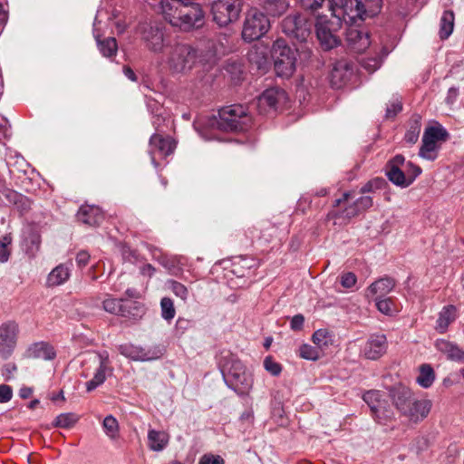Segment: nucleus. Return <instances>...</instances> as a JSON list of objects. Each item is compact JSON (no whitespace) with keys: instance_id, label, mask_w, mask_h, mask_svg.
<instances>
[{"instance_id":"1","label":"nucleus","mask_w":464,"mask_h":464,"mask_svg":"<svg viewBox=\"0 0 464 464\" xmlns=\"http://www.w3.org/2000/svg\"><path fill=\"white\" fill-rule=\"evenodd\" d=\"M208 51L198 50L185 43L176 44L171 47L168 55L169 69L177 73H187L193 69L197 63L211 64L216 61L214 42L208 41Z\"/></svg>"},{"instance_id":"2","label":"nucleus","mask_w":464,"mask_h":464,"mask_svg":"<svg viewBox=\"0 0 464 464\" xmlns=\"http://www.w3.org/2000/svg\"><path fill=\"white\" fill-rule=\"evenodd\" d=\"M251 123V117L240 104H233L219 110L218 119L212 125L225 131H244Z\"/></svg>"},{"instance_id":"3","label":"nucleus","mask_w":464,"mask_h":464,"mask_svg":"<svg viewBox=\"0 0 464 464\" xmlns=\"http://www.w3.org/2000/svg\"><path fill=\"white\" fill-rule=\"evenodd\" d=\"M136 32L144 48L154 54L162 53L169 45L165 27L157 22L140 23Z\"/></svg>"},{"instance_id":"4","label":"nucleus","mask_w":464,"mask_h":464,"mask_svg":"<svg viewBox=\"0 0 464 464\" xmlns=\"http://www.w3.org/2000/svg\"><path fill=\"white\" fill-rule=\"evenodd\" d=\"M271 53L276 74L290 77L295 71L297 50L287 45L285 40L278 39L273 44Z\"/></svg>"},{"instance_id":"5","label":"nucleus","mask_w":464,"mask_h":464,"mask_svg":"<svg viewBox=\"0 0 464 464\" xmlns=\"http://www.w3.org/2000/svg\"><path fill=\"white\" fill-rule=\"evenodd\" d=\"M315 33L323 48L330 50L340 44L337 32L342 26V18L335 14L331 16L318 15L315 22Z\"/></svg>"},{"instance_id":"6","label":"nucleus","mask_w":464,"mask_h":464,"mask_svg":"<svg viewBox=\"0 0 464 464\" xmlns=\"http://www.w3.org/2000/svg\"><path fill=\"white\" fill-rule=\"evenodd\" d=\"M227 386L238 395L246 394L253 386V378L250 372H246L242 362L232 361L228 370L222 372Z\"/></svg>"},{"instance_id":"7","label":"nucleus","mask_w":464,"mask_h":464,"mask_svg":"<svg viewBox=\"0 0 464 464\" xmlns=\"http://www.w3.org/2000/svg\"><path fill=\"white\" fill-rule=\"evenodd\" d=\"M270 28L268 18L258 9L251 8L246 14L242 38L246 42H253L261 38Z\"/></svg>"},{"instance_id":"8","label":"nucleus","mask_w":464,"mask_h":464,"mask_svg":"<svg viewBox=\"0 0 464 464\" xmlns=\"http://www.w3.org/2000/svg\"><path fill=\"white\" fill-rule=\"evenodd\" d=\"M312 25V20L304 14L287 15L281 23L283 33L300 43L305 42L310 36Z\"/></svg>"},{"instance_id":"9","label":"nucleus","mask_w":464,"mask_h":464,"mask_svg":"<svg viewBox=\"0 0 464 464\" xmlns=\"http://www.w3.org/2000/svg\"><path fill=\"white\" fill-rule=\"evenodd\" d=\"M241 9V0H216L211 5L213 21L221 27L227 26L238 19Z\"/></svg>"},{"instance_id":"10","label":"nucleus","mask_w":464,"mask_h":464,"mask_svg":"<svg viewBox=\"0 0 464 464\" xmlns=\"http://www.w3.org/2000/svg\"><path fill=\"white\" fill-rule=\"evenodd\" d=\"M20 329L14 320H8L0 324V357L9 359L17 345Z\"/></svg>"},{"instance_id":"11","label":"nucleus","mask_w":464,"mask_h":464,"mask_svg":"<svg viewBox=\"0 0 464 464\" xmlns=\"http://www.w3.org/2000/svg\"><path fill=\"white\" fill-rule=\"evenodd\" d=\"M204 12L198 4H183L174 27H179L185 32L199 28L204 24Z\"/></svg>"},{"instance_id":"12","label":"nucleus","mask_w":464,"mask_h":464,"mask_svg":"<svg viewBox=\"0 0 464 464\" xmlns=\"http://www.w3.org/2000/svg\"><path fill=\"white\" fill-rule=\"evenodd\" d=\"M120 353L133 361H152L161 357L162 350L159 346L141 347L131 343L121 344L118 348Z\"/></svg>"},{"instance_id":"13","label":"nucleus","mask_w":464,"mask_h":464,"mask_svg":"<svg viewBox=\"0 0 464 464\" xmlns=\"http://www.w3.org/2000/svg\"><path fill=\"white\" fill-rule=\"evenodd\" d=\"M95 357L98 360L99 365L93 374V377L86 382V390L89 392L103 384L106 381L107 375L110 376L113 372V368L111 366V361L107 351L96 352Z\"/></svg>"},{"instance_id":"14","label":"nucleus","mask_w":464,"mask_h":464,"mask_svg":"<svg viewBox=\"0 0 464 464\" xmlns=\"http://www.w3.org/2000/svg\"><path fill=\"white\" fill-rule=\"evenodd\" d=\"M362 0H343L342 5L334 10L332 14H335L339 17L342 15L346 24H356L358 21L365 19Z\"/></svg>"},{"instance_id":"15","label":"nucleus","mask_w":464,"mask_h":464,"mask_svg":"<svg viewBox=\"0 0 464 464\" xmlns=\"http://www.w3.org/2000/svg\"><path fill=\"white\" fill-rule=\"evenodd\" d=\"M345 41L348 48L355 53L364 52L371 44L368 32L358 28L355 24H348Z\"/></svg>"},{"instance_id":"16","label":"nucleus","mask_w":464,"mask_h":464,"mask_svg":"<svg viewBox=\"0 0 464 464\" xmlns=\"http://www.w3.org/2000/svg\"><path fill=\"white\" fill-rule=\"evenodd\" d=\"M175 141L170 137H163L160 134H153L150 139L149 153L152 164L157 168L156 156L167 157L175 150Z\"/></svg>"},{"instance_id":"17","label":"nucleus","mask_w":464,"mask_h":464,"mask_svg":"<svg viewBox=\"0 0 464 464\" xmlns=\"http://www.w3.org/2000/svg\"><path fill=\"white\" fill-rule=\"evenodd\" d=\"M392 404L403 417H407L410 412V406L414 399L412 392L405 387L399 386L391 391Z\"/></svg>"},{"instance_id":"18","label":"nucleus","mask_w":464,"mask_h":464,"mask_svg":"<svg viewBox=\"0 0 464 464\" xmlns=\"http://www.w3.org/2000/svg\"><path fill=\"white\" fill-rule=\"evenodd\" d=\"M353 73V68L349 62L345 60L336 62L330 76L332 86L336 89L342 88L350 81Z\"/></svg>"},{"instance_id":"19","label":"nucleus","mask_w":464,"mask_h":464,"mask_svg":"<svg viewBox=\"0 0 464 464\" xmlns=\"http://www.w3.org/2000/svg\"><path fill=\"white\" fill-rule=\"evenodd\" d=\"M387 350V338L384 334H372L366 342L362 353L369 360H377L382 357Z\"/></svg>"},{"instance_id":"20","label":"nucleus","mask_w":464,"mask_h":464,"mask_svg":"<svg viewBox=\"0 0 464 464\" xmlns=\"http://www.w3.org/2000/svg\"><path fill=\"white\" fill-rule=\"evenodd\" d=\"M286 93L279 88H270L266 90L257 100V106L262 111H266L265 107L275 109L278 103L286 101Z\"/></svg>"},{"instance_id":"21","label":"nucleus","mask_w":464,"mask_h":464,"mask_svg":"<svg viewBox=\"0 0 464 464\" xmlns=\"http://www.w3.org/2000/svg\"><path fill=\"white\" fill-rule=\"evenodd\" d=\"M24 356L29 359H42L49 361L55 358L56 352L52 344L42 341L29 345L24 353Z\"/></svg>"},{"instance_id":"22","label":"nucleus","mask_w":464,"mask_h":464,"mask_svg":"<svg viewBox=\"0 0 464 464\" xmlns=\"http://www.w3.org/2000/svg\"><path fill=\"white\" fill-rule=\"evenodd\" d=\"M78 221L90 227L99 226L104 219V215L99 207L83 205L77 212Z\"/></svg>"},{"instance_id":"23","label":"nucleus","mask_w":464,"mask_h":464,"mask_svg":"<svg viewBox=\"0 0 464 464\" xmlns=\"http://www.w3.org/2000/svg\"><path fill=\"white\" fill-rule=\"evenodd\" d=\"M421 173L420 167H414V174H405L400 168H388L386 175L391 182L401 188H407L413 183L418 176Z\"/></svg>"},{"instance_id":"24","label":"nucleus","mask_w":464,"mask_h":464,"mask_svg":"<svg viewBox=\"0 0 464 464\" xmlns=\"http://www.w3.org/2000/svg\"><path fill=\"white\" fill-rule=\"evenodd\" d=\"M183 4L180 0H161L158 5V12L172 26L180 14Z\"/></svg>"},{"instance_id":"25","label":"nucleus","mask_w":464,"mask_h":464,"mask_svg":"<svg viewBox=\"0 0 464 464\" xmlns=\"http://www.w3.org/2000/svg\"><path fill=\"white\" fill-rule=\"evenodd\" d=\"M435 347L440 353H443L448 360L464 363V350L455 343L445 339H438L435 342Z\"/></svg>"},{"instance_id":"26","label":"nucleus","mask_w":464,"mask_h":464,"mask_svg":"<svg viewBox=\"0 0 464 464\" xmlns=\"http://www.w3.org/2000/svg\"><path fill=\"white\" fill-rule=\"evenodd\" d=\"M432 402L429 399H417L414 397L411 406L410 412L407 414L409 421L417 423L424 420L430 413Z\"/></svg>"},{"instance_id":"27","label":"nucleus","mask_w":464,"mask_h":464,"mask_svg":"<svg viewBox=\"0 0 464 464\" xmlns=\"http://www.w3.org/2000/svg\"><path fill=\"white\" fill-rule=\"evenodd\" d=\"M395 286V281L388 276L382 277L372 283L365 291L366 298L385 297Z\"/></svg>"},{"instance_id":"28","label":"nucleus","mask_w":464,"mask_h":464,"mask_svg":"<svg viewBox=\"0 0 464 464\" xmlns=\"http://www.w3.org/2000/svg\"><path fill=\"white\" fill-rule=\"evenodd\" d=\"M71 265L60 264L55 266L48 275L46 284L48 286H58L63 285L70 278Z\"/></svg>"},{"instance_id":"29","label":"nucleus","mask_w":464,"mask_h":464,"mask_svg":"<svg viewBox=\"0 0 464 464\" xmlns=\"http://www.w3.org/2000/svg\"><path fill=\"white\" fill-rule=\"evenodd\" d=\"M456 307L454 305H446L439 314L436 323V330L440 334H444L448 330L449 325L456 319Z\"/></svg>"},{"instance_id":"30","label":"nucleus","mask_w":464,"mask_h":464,"mask_svg":"<svg viewBox=\"0 0 464 464\" xmlns=\"http://www.w3.org/2000/svg\"><path fill=\"white\" fill-rule=\"evenodd\" d=\"M372 206V198L370 196H362L352 205L343 210V216L351 218L357 216L361 211L368 209Z\"/></svg>"},{"instance_id":"31","label":"nucleus","mask_w":464,"mask_h":464,"mask_svg":"<svg viewBox=\"0 0 464 464\" xmlns=\"http://www.w3.org/2000/svg\"><path fill=\"white\" fill-rule=\"evenodd\" d=\"M149 447L153 451H161L169 442V436L164 431L150 430L148 432Z\"/></svg>"},{"instance_id":"32","label":"nucleus","mask_w":464,"mask_h":464,"mask_svg":"<svg viewBox=\"0 0 464 464\" xmlns=\"http://www.w3.org/2000/svg\"><path fill=\"white\" fill-rule=\"evenodd\" d=\"M363 401L368 404L374 418L378 422H382V417L380 415L381 411V393L379 391L372 390L366 392L362 396Z\"/></svg>"},{"instance_id":"33","label":"nucleus","mask_w":464,"mask_h":464,"mask_svg":"<svg viewBox=\"0 0 464 464\" xmlns=\"http://www.w3.org/2000/svg\"><path fill=\"white\" fill-rule=\"evenodd\" d=\"M158 260L173 276H178L182 272L184 263L181 257L161 255Z\"/></svg>"},{"instance_id":"34","label":"nucleus","mask_w":464,"mask_h":464,"mask_svg":"<svg viewBox=\"0 0 464 464\" xmlns=\"http://www.w3.org/2000/svg\"><path fill=\"white\" fill-rule=\"evenodd\" d=\"M420 116L418 114L413 115L409 122V129L407 130L404 140L407 143L412 145L418 141L420 130H421V122Z\"/></svg>"},{"instance_id":"35","label":"nucleus","mask_w":464,"mask_h":464,"mask_svg":"<svg viewBox=\"0 0 464 464\" xmlns=\"http://www.w3.org/2000/svg\"><path fill=\"white\" fill-rule=\"evenodd\" d=\"M97 45L100 53L102 56L111 58L116 55L118 51L117 41L114 37H108L101 40L98 36H95Z\"/></svg>"},{"instance_id":"36","label":"nucleus","mask_w":464,"mask_h":464,"mask_svg":"<svg viewBox=\"0 0 464 464\" xmlns=\"http://www.w3.org/2000/svg\"><path fill=\"white\" fill-rule=\"evenodd\" d=\"M435 381V372L433 368L427 363L420 366V372L416 378V382L422 388H430Z\"/></svg>"},{"instance_id":"37","label":"nucleus","mask_w":464,"mask_h":464,"mask_svg":"<svg viewBox=\"0 0 464 464\" xmlns=\"http://www.w3.org/2000/svg\"><path fill=\"white\" fill-rule=\"evenodd\" d=\"M263 7L267 14L271 16H280L289 7L287 0H265Z\"/></svg>"},{"instance_id":"38","label":"nucleus","mask_w":464,"mask_h":464,"mask_svg":"<svg viewBox=\"0 0 464 464\" xmlns=\"http://www.w3.org/2000/svg\"><path fill=\"white\" fill-rule=\"evenodd\" d=\"M454 14L452 11L447 10L440 18V37L447 39L453 32Z\"/></svg>"},{"instance_id":"39","label":"nucleus","mask_w":464,"mask_h":464,"mask_svg":"<svg viewBox=\"0 0 464 464\" xmlns=\"http://www.w3.org/2000/svg\"><path fill=\"white\" fill-rule=\"evenodd\" d=\"M440 147L437 143L422 138V144L420 148L419 156L427 160L433 161L438 158Z\"/></svg>"},{"instance_id":"40","label":"nucleus","mask_w":464,"mask_h":464,"mask_svg":"<svg viewBox=\"0 0 464 464\" xmlns=\"http://www.w3.org/2000/svg\"><path fill=\"white\" fill-rule=\"evenodd\" d=\"M26 253L34 257L40 249L41 236L37 231L31 230L24 238Z\"/></svg>"},{"instance_id":"41","label":"nucleus","mask_w":464,"mask_h":464,"mask_svg":"<svg viewBox=\"0 0 464 464\" xmlns=\"http://www.w3.org/2000/svg\"><path fill=\"white\" fill-rule=\"evenodd\" d=\"M448 136V131L441 125H437L427 128L422 138L437 143L440 140H446Z\"/></svg>"},{"instance_id":"42","label":"nucleus","mask_w":464,"mask_h":464,"mask_svg":"<svg viewBox=\"0 0 464 464\" xmlns=\"http://www.w3.org/2000/svg\"><path fill=\"white\" fill-rule=\"evenodd\" d=\"M4 195L9 203L16 205L23 210L28 209L31 207L30 200L25 196L17 193L16 191L6 189L4 191Z\"/></svg>"},{"instance_id":"43","label":"nucleus","mask_w":464,"mask_h":464,"mask_svg":"<svg viewBox=\"0 0 464 464\" xmlns=\"http://www.w3.org/2000/svg\"><path fill=\"white\" fill-rule=\"evenodd\" d=\"M122 302V299L108 298L103 301L102 307L110 314L125 316Z\"/></svg>"},{"instance_id":"44","label":"nucleus","mask_w":464,"mask_h":464,"mask_svg":"<svg viewBox=\"0 0 464 464\" xmlns=\"http://www.w3.org/2000/svg\"><path fill=\"white\" fill-rule=\"evenodd\" d=\"M78 421V418L74 413L66 412L59 414L53 425L58 428L69 429L72 428Z\"/></svg>"},{"instance_id":"45","label":"nucleus","mask_w":464,"mask_h":464,"mask_svg":"<svg viewBox=\"0 0 464 464\" xmlns=\"http://www.w3.org/2000/svg\"><path fill=\"white\" fill-rule=\"evenodd\" d=\"M102 427L106 435L111 439H116L118 437L119 423L112 415H108L104 418Z\"/></svg>"},{"instance_id":"46","label":"nucleus","mask_w":464,"mask_h":464,"mask_svg":"<svg viewBox=\"0 0 464 464\" xmlns=\"http://www.w3.org/2000/svg\"><path fill=\"white\" fill-rule=\"evenodd\" d=\"M166 285L168 288L179 298L182 301H187L188 297V288L181 283L169 279L166 282Z\"/></svg>"},{"instance_id":"47","label":"nucleus","mask_w":464,"mask_h":464,"mask_svg":"<svg viewBox=\"0 0 464 464\" xmlns=\"http://www.w3.org/2000/svg\"><path fill=\"white\" fill-rule=\"evenodd\" d=\"M312 339L320 351L326 348L332 342L331 336L325 329H319L315 331Z\"/></svg>"},{"instance_id":"48","label":"nucleus","mask_w":464,"mask_h":464,"mask_svg":"<svg viewBox=\"0 0 464 464\" xmlns=\"http://www.w3.org/2000/svg\"><path fill=\"white\" fill-rule=\"evenodd\" d=\"M299 356L309 361H316L321 356V351L308 343H304L299 347Z\"/></svg>"},{"instance_id":"49","label":"nucleus","mask_w":464,"mask_h":464,"mask_svg":"<svg viewBox=\"0 0 464 464\" xmlns=\"http://www.w3.org/2000/svg\"><path fill=\"white\" fill-rule=\"evenodd\" d=\"M382 0H362V6L364 11V16L372 17L380 13L382 9Z\"/></svg>"},{"instance_id":"50","label":"nucleus","mask_w":464,"mask_h":464,"mask_svg":"<svg viewBox=\"0 0 464 464\" xmlns=\"http://www.w3.org/2000/svg\"><path fill=\"white\" fill-rule=\"evenodd\" d=\"M160 307L161 315L165 320L169 321L174 318L176 312L173 301L170 298L163 297L160 301Z\"/></svg>"},{"instance_id":"51","label":"nucleus","mask_w":464,"mask_h":464,"mask_svg":"<svg viewBox=\"0 0 464 464\" xmlns=\"http://www.w3.org/2000/svg\"><path fill=\"white\" fill-rule=\"evenodd\" d=\"M375 305L379 312L385 315H392L394 309L393 304L391 298L381 297L375 298Z\"/></svg>"},{"instance_id":"52","label":"nucleus","mask_w":464,"mask_h":464,"mask_svg":"<svg viewBox=\"0 0 464 464\" xmlns=\"http://www.w3.org/2000/svg\"><path fill=\"white\" fill-rule=\"evenodd\" d=\"M12 243V238L9 235L4 236L0 239V262L5 263L8 260L10 256L9 246Z\"/></svg>"},{"instance_id":"53","label":"nucleus","mask_w":464,"mask_h":464,"mask_svg":"<svg viewBox=\"0 0 464 464\" xmlns=\"http://www.w3.org/2000/svg\"><path fill=\"white\" fill-rule=\"evenodd\" d=\"M402 110V103L399 99H395L387 105L385 117L394 118Z\"/></svg>"},{"instance_id":"54","label":"nucleus","mask_w":464,"mask_h":464,"mask_svg":"<svg viewBox=\"0 0 464 464\" xmlns=\"http://www.w3.org/2000/svg\"><path fill=\"white\" fill-rule=\"evenodd\" d=\"M248 60L255 63L258 69H261L266 63V56L264 52L258 53L257 50H252L248 53Z\"/></svg>"},{"instance_id":"55","label":"nucleus","mask_w":464,"mask_h":464,"mask_svg":"<svg viewBox=\"0 0 464 464\" xmlns=\"http://www.w3.org/2000/svg\"><path fill=\"white\" fill-rule=\"evenodd\" d=\"M265 369L270 372L273 376H277L281 373V365L274 361L271 357H266L264 361Z\"/></svg>"},{"instance_id":"56","label":"nucleus","mask_w":464,"mask_h":464,"mask_svg":"<svg viewBox=\"0 0 464 464\" xmlns=\"http://www.w3.org/2000/svg\"><path fill=\"white\" fill-rule=\"evenodd\" d=\"M360 63L370 73L374 72L381 67V60L376 57L362 59Z\"/></svg>"},{"instance_id":"57","label":"nucleus","mask_w":464,"mask_h":464,"mask_svg":"<svg viewBox=\"0 0 464 464\" xmlns=\"http://www.w3.org/2000/svg\"><path fill=\"white\" fill-rule=\"evenodd\" d=\"M357 276L353 272H346L341 275L340 283L344 288H351L355 285Z\"/></svg>"},{"instance_id":"58","label":"nucleus","mask_w":464,"mask_h":464,"mask_svg":"<svg viewBox=\"0 0 464 464\" xmlns=\"http://www.w3.org/2000/svg\"><path fill=\"white\" fill-rule=\"evenodd\" d=\"M198 464H225V461L219 455L204 454L199 459Z\"/></svg>"},{"instance_id":"59","label":"nucleus","mask_w":464,"mask_h":464,"mask_svg":"<svg viewBox=\"0 0 464 464\" xmlns=\"http://www.w3.org/2000/svg\"><path fill=\"white\" fill-rule=\"evenodd\" d=\"M13 396V390L9 385L0 384V403L8 402Z\"/></svg>"},{"instance_id":"60","label":"nucleus","mask_w":464,"mask_h":464,"mask_svg":"<svg viewBox=\"0 0 464 464\" xmlns=\"http://www.w3.org/2000/svg\"><path fill=\"white\" fill-rule=\"evenodd\" d=\"M325 0H300L302 7L305 10L315 11L322 6Z\"/></svg>"},{"instance_id":"61","label":"nucleus","mask_w":464,"mask_h":464,"mask_svg":"<svg viewBox=\"0 0 464 464\" xmlns=\"http://www.w3.org/2000/svg\"><path fill=\"white\" fill-rule=\"evenodd\" d=\"M304 317L302 314H295L292 317L290 325L291 329L295 331L301 330L304 326Z\"/></svg>"},{"instance_id":"62","label":"nucleus","mask_w":464,"mask_h":464,"mask_svg":"<svg viewBox=\"0 0 464 464\" xmlns=\"http://www.w3.org/2000/svg\"><path fill=\"white\" fill-rule=\"evenodd\" d=\"M90 259V254L87 251H80L76 256V263L78 266L83 267L85 266Z\"/></svg>"},{"instance_id":"63","label":"nucleus","mask_w":464,"mask_h":464,"mask_svg":"<svg viewBox=\"0 0 464 464\" xmlns=\"http://www.w3.org/2000/svg\"><path fill=\"white\" fill-rule=\"evenodd\" d=\"M17 371V367L14 363H7L3 367V376L5 380H10L13 377V373Z\"/></svg>"},{"instance_id":"64","label":"nucleus","mask_w":464,"mask_h":464,"mask_svg":"<svg viewBox=\"0 0 464 464\" xmlns=\"http://www.w3.org/2000/svg\"><path fill=\"white\" fill-rule=\"evenodd\" d=\"M459 96V89L458 88H455V87H451L449 89L448 91V93H447V97H446V102L448 104H453L457 98Z\"/></svg>"}]
</instances>
